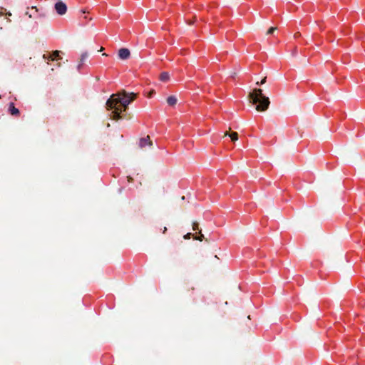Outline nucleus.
<instances>
[{"mask_svg": "<svg viewBox=\"0 0 365 365\" xmlns=\"http://www.w3.org/2000/svg\"><path fill=\"white\" fill-rule=\"evenodd\" d=\"M166 230H167L166 227H164L163 230V233H165V232H166Z\"/></svg>", "mask_w": 365, "mask_h": 365, "instance_id": "nucleus-21", "label": "nucleus"}, {"mask_svg": "<svg viewBox=\"0 0 365 365\" xmlns=\"http://www.w3.org/2000/svg\"><path fill=\"white\" fill-rule=\"evenodd\" d=\"M277 29V27H270L268 31H267V34L269 35L274 33V31Z\"/></svg>", "mask_w": 365, "mask_h": 365, "instance_id": "nucleus-12", "label": "nucleus"}, {"mask_svg": "<svg viewBox=\"0 0 365 365\" xmlns=\"http://www.w3.org/2000/svg\"><path fill=\"white\" fill-rule=\"evenodd\" d=\"M135 98V93H129L125 91L112 94L106 101L107 109L113 110L110 117L115 120L122 118L120 113L126 110L128 106L133 102Z\"/></svg>", "mask_w": 365, "mask_h": 365, "instance_id": "nucleus-1", "label": "nucleus"}, {"mask_svg": "<svg viewBox=\"0 0 365 365\" xmlns=\"http://www.w3.org/2000/svg\"><path fill=\"white\" fill-rule=\"evenodd\" d=\"M79 12L81 13V14H85L86 13V11L84 10H81Z\"/></svg>", "mask_w": 365, "mask_h": 365, "instance_id": "nucleus-22", "label": "nucleus"}, {"mask_svg": "<svg viewBox=\"0 0 365 365\" xmlns=\"http://www.w3.org/2000/svg\"><path fill=\"white\" fill-rule=\"evenodd\" d=\"M88 54L87 52L82 53L80 61H79V63L77 66L78 70H81V67L83 66V65L84 63L85 60L88 58Z\"/></svg>", "mask_w": 365, "mask_h": 365, "instance_id": "nucleus-6", "label": "nucleus"}, {"mask_svg": "<svg viewBox=\"0 0 365 365\" xmlns=\"http://www.w3.org/2000/svg\"><path fill=\"white\" fill-rule=\"evenodd\" d=\"M204 238V235L201 233V231H200V236L198 237H194V239L196 240L202 241Z\"/></svg>", "mask_w": 365, "mask_h": 365, "instance_id": "nucleus-13", "label": "nucleus"}, {"mask_svg": "<svg viewBox=\"0 0 365 365\" xmlns=\"http://www.w3.org/2000/svg\"><path fill=\"white\" fill-rule=\"evenodd\" d=\"M118 57L121 60H127L130 58V52L128 48H122L118 51Z\"/></svg>", "mask_w": 365, "mask_h": 365, "instance_id": "nucleus-5", "label": "nucleus"}, {"mask_svg": "<svg viewBox=\"0 0 365 365\" xmlns=\"http://www.w3.org/2000/svg\"><path fill=\"white\" fill-rule=\"evenodd\" d=\"M55 9L59 15H63L66 13L67 6L62 1H58L55 4Z\"/></svg>", "mask_w": 365, "mask_h": 365, "instance_id": "nucleus-3", "label": "nucleus"}, {"mask_svg": "<svg viewBox=\"0 0 365 365\" xmlns=\"http://www.w3.org/2000/svg\"><path fill=\"white\" fill-rule=\"evenodd\" d=\"M9 112L11 113V115H18L19 114V110L18 108H16L14 103H11L9 104Z\"/></svg>", "mask_w": 365, "mask_h": 365, "instance_id": "nucleus-7", "label": "nucleus"}, {"mask_svg": "<svg viewBox=\"0 0 365 365\" xmlns=\"http://www.w3.org/2000/svg\"><path fill=\"white\" fill-rule=\"evenodd\" d=\"M146 146L150 148L153 146V142L150 140L149 135H147L145 138H142L139 140V147L140 148H145Z\"/></svg>", "mask_w": 365, "mask_h": 365, "instance_id": "nucleus-4", "label": "nucleus"}, {"mask_svg": "<svg viewBox=\"0 0 365 365\" xmlns=\"http://www.w3.org/2000/svg\"><path fill=\"white\" fill-rule=\"evenodd\" d=\"M230 136L232 141L235 142L238 140V133L237 132H232L231 133H229L228 132H226L224 135V136Z\"/></svg>", "mask_w": 365, "mask_h": 365, "instance_id": "nucleus-9", "label": "nucleus"}, {"mask_svg": "<svg viewBox=\"0 0 365 365\" xmlns=\"http://www.w3.org/2000/svg\"><path fill=\"white\" fill-rule=\"evenodd\" d=\"M103 48L101 47V49H100V51H103Z\"/></svg>", "mask_w": 365, "mask_h": 365, "instance_id": "nucleus-24", "label": "nucleus"}, {"mask_svg": "<svg viewBox=\"0 0 365 365\" xmlns=\"http://www.w3.org/2000/svg\"><path fill=\"white\" fill-rule=\"evenodd\" d=\"M267 77H264L260 82H257V85H262L266 83Z\"/></svg>", "mask_w": 365, "mask_h": 365, "instance_id": "nucleus-15", "label": "nucleus"}, {"mask_svg": "<svg viewBox=\"0 0 365 365\" xmlns=\"http://www.w3.org/2000/svg\"><path fill=\"white\" fill-rule=\"evenodd\" d=\"M103 56H108V55L106 53H103Z\"/></svg>", "mask_w": 365, "mask_h": 365, "instance_id": "nucleus-25", "label": "nucleus"}, {"mask_svg": "<svg viewBox=\"0 0 365 365\" xmlns=\"http://www.w3.org/2000/svg\"><path fill=\"white\" fill-rule=\"evenodd\" d=\"M43 58L44 59H48V60H49V56L48 57L46 54H43Z\"/></svg>", "mask_w": 365, "mask_h": 365, "instance_id": "nucleus-18", "label": "nucleus"}, {"mask_svg": "<svg viewBox=\"0 0 365 365\" xmlns=\"http://www.w3.org/2000/svg\"><path fill=\"white\" fill-rule=\"evenodd\" d=\"M169 78H170V75L168 72H163L160 75V80L161 81L166 82L169 80Z\"/></svg>", "mask_w": 365, "mask_h": 365, "instance_id": "nucleus-10", "label": "nucleus"}, {"mask_svg": "<svg viewBox=\"0 0 365 365\" xmlns=\"http://www.w3.org/2000/svg\"><path fill=\"white\" fill-rule=\"evenodd\" d=\"M300 36H301V34H300L299 32H297V33H295V34H294V37L295 38H299V37H300Z\"/></svg>", "mask_w": 365, "mask_h": 365, "instance_id": "nucleus-17", "label": "nucleus"}, {"mask_svg": "<svg viewBox=\"0 0 365 365\" xmlns=\"http://www.w3.org/2000/svg\"><path fill=\"white\" fill-rule=\"evenodd\" d=\"M191 236H192L191 233H190V232L187 233L185 235H184V239L189 240V239H190Z\"/></svg>", "mask_w": 365, "mask_h": 365, "instance_id": "nucleus-16", "label": "nucleus"}, {"mask_svg": "<svg viewBox=\"0 0 365 365\" xmlns=\"http://www.w3.org/2000/svg\"><path fill=\"white\" fill-rule=\"evenodd\" d=\"M26 14L29 15V16L31 18L32 16L31 14H29V12H26Z\"/></svg>", "mask_w": 365, "mask_h": 365, "instance_id": "nucleus-23", "label": "nucleus"}, {"mask_svg": "<svg viewBox=\"0 0 365 365\" xmlns=\"http://www.w3.org/2000/svg\"><path fill=\"white\" fill-rule=\"evenodd\" d=\"M127 178L128 182H131L133 180L132 178L130 176H128Z\"/></svg>", "mask_w": 365, "mask_h": 365, "instance_id": "nucleus-19", "label": "nucleus"}, {"mask_svg": "<svg viewBox=\"0 0 365 365\" xmlns=\"http://www.w3.org/2000/svg\"><path fill=\"white\" fill-rule=\"evenodd\" d=\"M32 9H35V11L37 12L38 11V9L36 8V6H32L31 7Z\"/></svg>", "mask_w": 365, "mask_h": 365, "instance_id": "nucleus-20", "label": "nucleus"}, {"mask_svg": "<svg viewBox=\"0 0 365 365\" xmlns=\"http://www.w3.org/2000/svg\"><path fill=\"white\" fill-rule=\"evenodd\" d=\"M167 103L170 106H174L178 103V99L175 96H170L167 98Z\"/></svg>", "mask_w": 365, "mask_h": 365, "instance_id": "nucleus-8", "label": "nucleus"}, {"mask_svg": "<svg viewBox=\"0 0 365 365\" xmlns=\"http://www.w3.org/2000/svg\"><path fill=\"white\" fill-rule=\"evenodd\" d=\"M261 88H254L249 93V98L252 104L256 105V110L259 112L266 111L269 106V98L263 94Z\"/></svg>", "mask_w": 365, "mask_h": 365, "instance_id": "nucleus-2", "label": "nucleus"}, {"mask_svg": "<svg viewBox=\"0 0 365 365\" xmlns=\"http://www.w3.org/2000/svg\"><path fill=\"white\" fill-rule=\"evenodd\" d=\"M198 225H198V223H197V222H194L192 223V230H193L194 231L197 230H198Z\"/></svg>", "mask_w": 365, "mask_h": 365, "instance_id": "nucleus-14", "label": "nucleus"}, {"mask_svg": "<svg viewBox=\"0 0 365 365\" xmlns=\"http://www.w3.org/2000/svg\"><path fill=\"white\" fill-rule=\"evenodd\" d=\"M59 53H60V51H57V50L53 51L52 54L49 56V60L54 61L55 58L58 56Z\"/></svg>", "mask_w": 365, "mask_h": 365, "instance_id": "nucleus-11", "label": "nucleus"}]
</instances>
